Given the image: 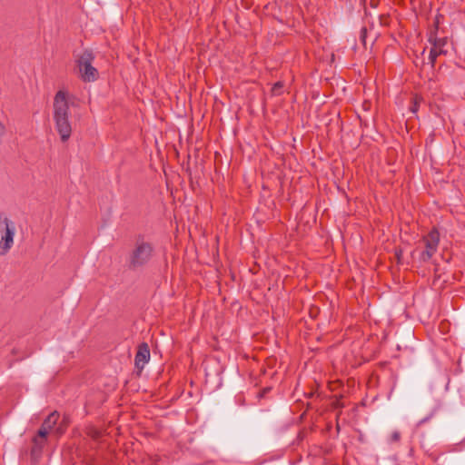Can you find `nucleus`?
<instances>
[{
  "mask_svg": "<svg viewBox=\"0 0 465 465\" xmlns=\"http://www.w3.org/2000/svg\"><path fill=\"white\" fill-rule=\"evenodd\" d=\"M367 35H368V30L365 26H363L360 32V41L361 42V44L365 49L367 48V41H366Z\"/></svg>",
  "mask_w": 465,
  "mask_h": 465,
  "instance_id": "nucleus-12",
  "label": "nucleus"
},
{
  "mask_svg": "<svg viewBox=\"0 0 465 465\" xmlns=\"http://www.w3.org/2000/svg\"><path fill=\"white\" fill-rule=\"evenodd\" d=\"M150 360V348L146 342L138 345L137 352L134 357V366L138 372L141 373L145 364Z\"/></svg>",
  "mask_w": 465,
  "mask_h": 465,
  "instance_id": "nucleus-6",
  "label": "nucleus"
},
{
  "mask_svg": "<svg viewBox=\"0 0 465 465\" xmlns=\"http://www.w3.org/2000/svg\"><path fill=\"white\" fill-rule=\"evenodd\" d=\"M419 106H420L419 105V98L415 97L413 99L411 106L410 107L411 112L413 113V114H416L418 112V110H419Z\"/></svg>",
  "mask_w": 465,
  "mask_h": 465,
  "instance_id": "nucleus-13",
  "label": "nucleus"
},
{
  "mask_svg": "<svg viewBox=\"0 0 465 465\" xmlns=\"http://www.w3.org/2000/svg\"><path fill=\"white\" fill-rule=\"evenodd\" d=\"M283 83L279 81L276 82L272 87V94L273 95H280L282 93Z\"/></svg>",
  "mask_w": 465,
  "mask_h": 465,
  "instance_id": "nucleus-11",
  "label": "nucleus"
},
{
  "mask_svg": "<svg viewBox=\"0 0 465 465\" xmlns=\"http://www.w3.org/2000/svg\"><path fill=\"white\" fill-rule=\"evenodd\" d=\"M271 391V388L270 387H266L264 388L261 393L259 394L260 397H263L267 392H269Z\"/></svg>",
  "mask_w": 465,
  "mask_h": 465,
  "instance_id": "nucleus-16",
  "label": "nucleus"
},
{
  "mask_svg": "<svg viewBox=\"0 0 465 465\" xmlns=\"http://www.w3.org/2000/svg\"><path fill=\"white\" fill-rule=\"evenodd\" d=\"M54 120L55 128L62 142H66L72 134V126L69 121V104L67 94L59 90L54 98Z\"/></svg>",
  "mask_w": 465,
  "mask_h": 465,
  "instance_id": "nucleus-2",
  "label": "nucleus"
},
{
  "mask_svg": "<svg viewBox=\"0 0 465 465\" xmlns=\"http://www.w3.org/2000/svg\"><path fill=\"white\" fill-rule=\"evenodd\" d=\"M429 41L432 44L433 48H436L438 51H440V49H443V46L447 43V38H437L436 33H434L433 35H431L430 36Z\"/></svg>",
  "mask_w": 465,
  "mask_h": 465,
  "instance_id": "nucleus-9",
  "label": "nucleus"
},
{
  "mask_svg": "<svg viewBox=\"0 0 465 465\" xmlns=\"http://www.w3.org/2000/svg\"><path fill=\"white\" fill-rule=\"evenodd\" d=\"M48 433L49 430L41 425L37 434L33 438L34 446L31 450L32 455L40 454L42 452V450L46 442Z\"/></svg>",
  "mask_w": 465,
  "mask_h": 465,
  "instance_id": "nucleus-7",
  "label": "nucleus"
},
{
  "mask_svg": "<svg viewBox=\"0 0 465 465\" xmlns=\"http://www.w3.org/2000/svg\"><path fill=\"white\" fill-rule=\"evenodd\" d=\"M441 54H446V51H444L443 49H440V51H438L436 48H433V47L430 49V54H429V62L432 68L435 66V62H436L437 57Z\"/></svg>",
  "mask_w": 465,
  "mask_h": 465,
  "instance_id": "nucleus-10",
  "label": "nucleus"
},
{
  "mask_svg": "<svg viewBox=\"0 0 465 465\" xmlns=\"http://www.w3.org/2000/svg\"><path fill=\"white\" fill-rule=\"evenodd\" d=\"M95 55L90 49H85L77 57L76 65L79 70V76L85 83L94 82L99 78L98 70L93 66Z\"/></svg>",
  "mask_w": 465,
  "mask_h": 465,
  "instance_id": "nucleus-3",
  "label": "nucleus"
},
{
  "mask_svg": "<svg viewBox=\"0 0 465 465\" xmlns=\"http://www.w3.org/2000/svg\"><path fill=\"white\" fill-rule=\"evenodd\" d=\"M155 255L153 243L146 239L143 234H137L134 237L132 249L126 258L128 270L136 272L149 265Z\"/></svg>",
  "mask_w": 465,
  "mask_h": 465,
  "instance_id": "nucleus-1",
  "label": "nucleus"
},
{
  "mask_svg": "<svg viewBox=\"0 0 465 465\" xmlns=\"http://www.w3.org/2000/svg\"><path fill=\"white\" fill-rule=\"evenodd\" d=\"M0 223L5 225V228L2 230L3 234L0 240V255H5L9 252L14 244L15 226L4 213H0Z\"/></svg>",
  "mask_w": 465,
  "mask_h": 465,
  "instance_id": "nucleus-4",
  "label": "nucleus"
},
{
  "mask_svg": "<svg viewBox=\"0 0 465 465\" xmlns=\"http://www.w3.org/2000/svg\"><path fill=\"white\" fill-rule=\"evenodd\" d=\"M434 413L435 411H431L427 417L423 418L422 420H420L419 422H418V426L427 422L428 420H430L433 416H434Z\"/></svg>",
  "mask_w": 465,
  "mask_h": 465,
  "instance_id": "nucleus-15",
  "label": "nucleus"
},
{
  "mask_svg": "<svg viewBox=\"0 0 465 465\" xmlns=\"http://www.w3.org/2000/svg\"><path fill=\"white\" fill-rule=\"evenodd\" d=\"M401 440V433L397 430L393 431L391 435V442H398Z\"/></svg>",
  "mask_w": 465,
  "mask_h": 465,
  "instance_id": "nucleus-14",
  "label": "nucleus"
},
{
  "mask_svg": "<svg viewBox=\"0 0 465 465\" xmlns=\"http://www.w3.org/2000/svg\"><path fill=\"white\" fill-rule=\"evenodd\" d=\"M425 250L420 255V261L429 262L436 253L440 242V232L436 228H432L430 232L422 237Z\"/></svg>",
  "mask_w": 465,
  "mask_h": 465,
  "instance_id": "nucleus-5",
  "label": "nucleus"
},
{
  "mask_svg": "<svg viewBox=\"0 0 465 465\" xmlns=\"http://www.w3.org/2000/svg\"><path fill=\"white\" fill-rule=\"evenodd\" d=\"M5 134V126L4 124L0 122V135H3Z\"/></svg>",
  "mask_w": 465,
  "mask_h": 465,
  "instance_id": "nucleus-18",
  "label": "nucleus"
},
{
  "mask_svg": "<svg viewBox=\"0 0 465 465\" xmlns=\"http://www.w3.org/2000/svg\"><path fill=\"white\" fill-rule=\"evenodd\" d=\"M58 418L59 413L53 411L44 420L42 426L50 431L56 425Z\"/></svg>",
  "mask_w": 465,
  "mask_h": 465,
  "instance_id": "nucleus-8",
  "label": "nucleus"
},
{
  "mask_svg": "<svg viewBox=\"0 0 465 465\" xmlns=\"http://www.w3.org/2000/svg\"><path fill=\"white\" fill-rule=\"evenodd\" d=\"M401 253H402V251L401 249L400 250H396L395 255H396L398 261H400Z\"/></svg>",
  "mask_w": 465,
  "mask_h": 465,
  "instance_id": "nucleus-17",
  "label": "nucleus"
}]
</instances>
